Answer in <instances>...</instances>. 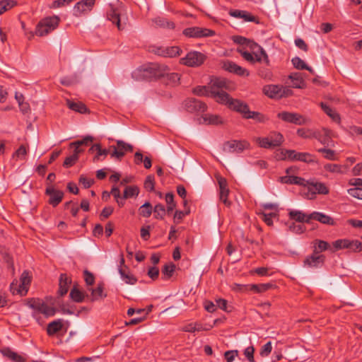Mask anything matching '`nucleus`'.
I'll list each match as a JSON object with an SVG mask.
<instances>
[{"mask_svg": "<svg viewBox=\"0 0 362 362\" xmlns=\"http://www.w3.org/2000/svg\"><path fill=\"white\" fill-rule=\"evenodd\" d=\"M290 151L291 150H288V149H280L279 151L276 153L275 158L279 160H288L289 153H286V152H288Z\"/></svg>", "mask_w": 362, "mask_h": 362, "instance_id": "61", "label": "nucleus"}, {"mask_svg": "<svg viewBox=\"0 0 362 362\" xmlns=\"http://www.w3.org/2000/svg\"><path fill=\"white\" fill-rule=\"evenodd\" d=\"M325 169L331 173H342L341 166L337 164L328 163L325 165Z\"/></svg>", "mask_w": 362, "mask_h": 362, "instance_id": "58", "label": "nucleus"}, {"mask_svg": "<svg viewBox=\"0 0 362 362\" xmlns=\"http://www.w3.org/2000/svg\"><path fill=\"white\" fill-rule=\"evenodd\" d=\"M132 78L136 81L151 80L159 76L155 65L137 69L132 74Z\"/></svg>", "mask_w": 362, "mask_h": 362, "instance_id": "7", "label": "nucleus"}, {"mask_svg": "<svg viewBox=\"0 0 362 362\" xmlns=\"http://www.w3.org/2000/svg\"><path fill=\"white\" fill-rule=\"evenodd\" d=\"M116 142L117 146H110V148L113 149V151L111 153V157H115L118 159H120L125 155L126 152L133 151V146L131 144H127L122 140H117Z\"/></svg>", "mask_w": 362, "mask_h": 362, "instance_id": "12", "label": "nucleus"}, {"mask_svg": "<svg viewBox=\"0 0 362 362\" xmlns=\"http://www.w3.org/2000/svg\"><path fill=\"white\" fill-rule=\"evenodd\" d=\"M154 217L157 219H163L165 214V209L164 205L158 204L153 209Z\"/></svg>", "mask_w": 362, "mask_h": 362, "instance_id": "48", "label": "nucleus"}, {"mask_svg": "<svg viewBox=\"0 0 362 362\" xmlns=\"http://www.w3.org/2000/svg\"><path fill=\"white\" fill-rule=\"evenodd\" d=\"M153 211L152 205L150 202H146L142 206H141L139 209V214L140 216L148 218Z\"/></svg>", "mask_w": 362, "mask_h": 362, "instance_id": "37", "label": "nucleus"}, {"mask_svg": "<svg viewBox=\"0 0 362 362\" xmlns=\"http://www.w3.org/2000/svg\"><path fill=\"white\" fill-rule=\"evenodd\" d=\"M313 252L319 255V253L327 250L329 248V244L322 240L316 239L313 241Z\"/></svg>", "mask_w": 362, "mask_h": 362, "instance_id": "33", "label": "nucleus"}, {"mask_svg": "<svg viewBox=\"0 0 362 362\" xmlns=\"http://www.w3.org/2000/svg\"><path fill=\"white\" fill-rule=\"evenodd\" d=\"M103 290V285L101 284H98L95 288H89L88 291L91 292L89 300L90 301H95L106 297V294L104 293Z\"/></svg>", "mask_w": 362, "mask_h": 362, "instance_id": "29", "label": "nucleus"}, {"mask_svg": "<svg viewBox=\"0 0 362 362\" xmlns=\"http://www.w3.org/2000/svg\"><path fill=\"white\" fill-rule=\"evenodd\" d=\"M228 193H229L228 188L220 189V199L226 206H230V202L227 199Z\"/></svg>", "mask_w": 362, "mask_h": 362, "instance_id": "59", "label": "nucleus"}, {"mask_svg": "<svg viewBox=\"0 0 362 362\" xmlns=\"http://www.w3.org/2000/svg\"><path fill=\"white\" fill-rule=\"evenodd\" d=\"M348 243H349V239H339L333 243V246L335 250L347 249Z\"/></svg>", "mask_w": 362, "mask_h": 362, "instance_id": "53", "label": "nucleus"}, {"mask_svg": "<svg viewBox=\"0 0 362 362\" xmlns=\"http://www.w3.org/2000/svg\"><path fill=\"white\" fill-rule=\"evenodd\" d=\"M222 68L226 71L240 76H248L250 74L248 70L229 60L223 61L222 62Z\"/></svg>", "mask_w": 362, "mask_h": 362, "instance_id": "16", "label": "nucleus"}, {"mask_svg": "<svg viewBox=\"0 0 362 362\" xmlns=\"http://www.w3.org/2000/svg\"><path fill=\"white\" fill-rule=\"evenodd\" d=\"M349 194L355 198L362 199V188L355 187L348 190Z\"/></svg>", "mask_w": 362, "mask_h": 362, "instance_id": "63", "label": "nucleus"}, {"mask_svg": "<svg viewBox=\"0 0 362 362\" xmlns=\"http://www.w3.org/2000/svg\"><path fill=\"white\" fill-rule=\"evenodd\" d=\"M154 23H156V25L159 27L168 28L171 29L175 28V24L173 22L168 21L165 18H155Z\"/></svg>", "mask_w": 362, "mask_h": 362, "instance_id": "46", "label": "nucleus"}, {"mask_svg": "<svg viewBox=\"0 0 362 362\" xmlns=\"http://www.w3.org/2000/svg\"><path fill=\"white\" fill-rule=\"evenodd\" d=\"M63 327L62 320H54L48 324L47 327V334L49 336L54 335L59 332Z\"/></svg>", "mask_w": 362, "mask_h": 362, "instance_id": "32", "label": "nucleus"}, {"mask_svg": "<svg viewBox=\"0 0 362 362\" xmlns=\"http://www.w3.org/2000/svg\"><path fill=\"white\" fill-rule=\"evenodd\" d=\"M184 109L191 113L204 112L206 110V105L195 98H188L182 103Z\"/></svg>", "mask_w": 362, "mask_h": 362, "instance_id": "10", "label": "nucleus"}, {"mask_svg": "<svg viewBox=\"0 0 362 362\" xmlns=\"http://www.w3.org/2000/svg\"><path fill=\"white\" fill-rule=\"evenodd\" d=\"M206 56L197 51L189 52L185 57L181 59L182 64L191 67L199 66L205 61Z\"/></svg>", "mask_w": 362, "mask_h": 362, "instance_id": "9", "label": "nucleus"}, {"mask_svg": "<svg viewBox=\"0 0 362 362\" xmlns=\"http://www.w3.org/2000/svg\"><path fill=\"white\" fill-rule=\"evenodd\" d=\"M144 188L149 192L154 190L155 187L153 175H148L146 177L144 182Z\"/></svg>", "mask_w": 362, "mask_h": 362, "instance_id": "55", "label": "nucleus"}, {"mask_svg": "<svg viewBox=\"0 0 362 362\" xmlns=\"http://www.w3.org/2000/svg\"><path fill=\"white\" fill-rule=\"evenodd\" d=\"M288 78L292 82V87L296 88H305L306 87L305 83L303 78V75L300 73L295 72L291 73L288 76Z\"/></svg>", "mask_w": 362, "mask_h": 362, "instance_id": "25", "label": "nucleus"}, {"mask_svg": "<svg viewBox=\"0 0 362 362\" xmlns=\"http://www.w3.org/2000/svg\"><path fill=\"white\" fill-rule=\"evenodd\" d=\"M317 151L319 153H323L324 157L327 160H337L336 153L334 150L326 148H319L317 150Z\"/></svg>", "mask_w": 362, "mask_h": 362, "instance_id": "47", "label": "nucleus"}, {"mask_svg": "<svg viewBox=\"0 0 362 362\" xmlns=\"http://www.w3.org/2000/svg\"><path fill=\"white\" fill-rule=\"evenodd\" d=\"M71 281L66 274H62L59 277L58 293L63 296L67 293Z\"/></svg>", "mask_w": 362, "mask_h": 362, "instance_id": "23", "label": "nucleus"}, {"mask_svg": "<svg viewBox=\"0 0 362 362\" xmlns=\"http://www.w3.org/2000/svg\"><path fill=\"white\" fill-rule=\"evenodd\" d=\"M254 352H255V349H254L253 346L247 347L244 351V354L250 362L255 361Z\"/></svg>", "mask_w": 362, "mask_h": 362, "instance_id": "64", "label": "nucleus"}, {"mask_svg": "<svg viewBox=\"0 0 362 362\" xmlns=\"http://www.w3.org/2000/svg\"><path fill=\"white\" fill-rule=\"evenodd\" d=\"M202 118L204 122L208 124H219L223 122L221 117L217 115L206 114Z\"/></svg>", "mask_w": 362, "mask_h": 362, "instance_id": "35", "label": "nucleus"}, {"mask_svg": "<svg viewBox=\"0 0 362 362\" xmlns=\"http://www.w3.org/2000/svg\"><path fill=\"white\" fill-rule=\"evenodd\" d=\"M66 105L71 110H74L79 113H86L88 111L86 106L81 102H74L69 99H67Z\"/></svg>", "mask_w": 362, "mask_h": 362, "instance_id": "31", "label": "nucleus"}, {"mask_svg": "<svg viewBox=\"0 0 362 362\" xmlns=\"http://www.w3.org/2000/svg\"><path fill=\"white\" fill-rule=\"evenodd\" d=\"M175 270V265L170 262L169 264H165L163 269L162 273L163 275L166 276L167 279L171 277Z\"/></svg>", "mask_w": 362, "mask_h": 362, "instance_id": "50", "label": "nucleus"}, {"mask_svg": "<svg viewBox=\"0 0 362 362\" xmlns=\"http://www.w3.org/2000/svg\"><path fill=\"white\" fill-rule=\"evenodd\" d=\"M107 19L112 22L113 24H116L119 30L124 29L120 23L119 15L115 11H111L107 15Z\"/></svg>", "mask_w": 362, "mask_h": 362, "instance_id": "42", "label": "nucleus"}, {"mask_svg": "<svg viewBox=\"0 0 362 362\" xmlns=\"http://www.w3.org/2000/svg\"><path fill=\"white\" fill-rule=\"evenodd\" d=\"M279 181L283 184L297 185L305 187V180L303 177L294 175H286L279 178Z\"/></svg>", "mask_w": 362, "mask_h": 362, "instance_id": "20", "label": "nucleus"}, {"mask_svg": "<svg viewBox=\"0 0 362 362\" xmlns=\"http://www.w3.org/2000/svg\"><path fill=\"white\" fill-rule=\"evenodd\" d=\"M28 305L30 308L45 315L47 317L53 316L56 313V310L54 308L47 305L40 299L32 298L28 300Z\"/></svg>", "mask_w": 362, "mask_h": 362, "instance_id": "8", "label": "nucleus"}, {"mask_svg": "<svg viewBox=\"0 0 362 362\" xmlns=\"http://www.w3.org/2000/svg\"><path fill=\"white\" fill-rule=\"evenodd\" d=\"M297 134L298 136L303 139L315 138L320 140V139L318 138V133L316 132H313L310 129H298L297 130Z\"/></svg>", "mask_w": 362, "mask_h": 362, "instance_id": "34", "label": "nucleus"}, {"mask_svg": "<svg viewBox=\"0 0 362 362\" xmlns=\"http://www.w3.org/2000/svg\"><path fill=\"white\" fill-rule=\"evenodd\" d=\"M289 230L295 233L301 234L305 230V227L302 224L293 223L289 226Z\"/></svg>", "mask_w": 362, "mask_h": 362, "instance_id": "56", "label": "nucleus"}, {"mask_svg": "<svg viewBox=\"0 0 362 362\" xmlns=\"http://www.w3.org/2000/svg\"><path fill=\"white\" fill-rule=\"evenodd\" d=\"M320 106L322 109L324 110V112L329 116L333 120L336 122L340 121V116L334 110H333L329 105L324 103H321Z\"/></svg>", "mask_w": 362, "mask_h": 362, "instance_id": "36", "label": "nucleus"}, {"mask_svg": "<svg viewBox=\"0 0 362 362\" xmlns=\"http://www.w3.org/2000/svg\"><path fill=\"white\" fill-rule=\"evenodd\" d=\"M183 34L189 37H202L213 36L215 32L212 30L207 28H202L199 27H191L185 28L183 30Z\"/></svg>", "mask_w": 362, "mask_h": 362, "instance_id": "11", "label": "nucleus"}, {"mask_svg": "<svg viewBox=\"0 0 362 362\" xmlns=\"http://www.w3.org/2000/svg\"><path fill=\"white\" fill-rule=\"evenodd\" d=\"M167 204V212L168 214L171 213L175 208L176 204L174 202V194L172 192H168L165 194V197Z\"/></svg>", "mask_w": 362, "mask_h": 362, "instance_id": "43", "label": "nucleus"}, {"mask_svg": "<svg viewBox=\"0 0 362 362\" xmlns=\"http://www.w3.org/2000/svg\"><path fill=\"white\" fill-rule=\"evenodd\" d=\"M218 103L226 105L231 110L241 113L246 119L262 121V115L259 112L250 111L247 103L231 98L228 93L221 96Z\"/></svg>", "mask_w": 362, "mask_h": 362, "instance_id": "1", "label": "nucleus"}, {"mask_svg": "<svg viewBox=\"0 0 362 362\" xmlns=\"http://www.w3.org/2000/svg\"><path fill=\"white\" fill-rule=\"evenodd\" d=\"M238 350H230L224 353V357L227 362H233L236 356H238Z\"/></svg>", "mask_w": 362, "mask_h": 362, "instance_id": "57", "label": "nucleus"}, {"mask_svg": "<svg viewBox=\"0 0 362 362\" xmlns=\"http://www.w3.org/2000/svg\"><path fill=\"white\" fill-rule=\"evenodd\" d=\"M78 159V156H76V154H72L70 156H68L65 158L64 162L63 163V166L65 168H70L76 163Z\"/></svg>", "mask_w": 362, "mask_h": 362, "instance_id": "54", "label": "nucleus"}, {"mask_svg": "<svg viewBox=\"0 0 362 362\" xmlns=\"http://www.w3.org/2000/svg\"><path fill=\"white\" fill-rule=\"evenodd\" d=\"M181 49L179 47H170L158 48L157 54L163 57H174L180 54Z\"/></svg>", "mask_w": 362, "mask_h": 362, "instance_id": "24", "label": "nucleus"}, {"mask_svg": "<svg viewBox=\"0 0 362 362\" xmlns=\"http://www.w3.org/2000/svg\"><path fill=\"white\" fill-rule=\"evenodd\" d=\"M208 85L211 90V98L217 103L219 102L221 96L228 94L223 90L226 88V81L224 78L217 77L212 78Z\"/></svg>", "mask_w": 362, "mask_h": 362, "instance_id": "3", "label": "nucleus"}, {"mask_svg": "<svg viewBox=\"0 0 362 362\" xmlns=\"http://www.w3.org/2000/svg\"><path fill=\"white\" fill-rule=\"evenodd\" d=\"M21 284L18 286V292L20 293V296H25L28 291V286L31 281V277L28 271H24L21 276Z\"/></svg>", "mask_w": 362, "mask_h": 362, "instance_id": "19", "label": "nucleus"}, {"mask_svg": "<svg viewBox=\"0 0 362 362\" xmlns=\"http://www.w3.org/2000/svg\"><path fill=\"white\" fill-rule=\"evenodd\" d=\"M291 219L299 223H309L311 218H309V214H306L301 211L292 210L288 214Z\"/></svg>", "mask_w": 362, "mask_h": 362, "instance_id": "26", "label": "nucleus"}, {"mask_svg": "<svg viewBox=\"0 0 362 362\" xmlns=\"http://www.w3.org/2000/svg\"><path fill=\"white\" fill-rule=\"evenodd\" d=\"M250 289L256 293H262L264 292L269 288H272L273 284L270 283L267 284H251L249 286Z\"/></svg>", "mask_w": 362, "mask_h": 362, "instance_id": "40", "label": "nucleus"}, {"mask_svg": "<svg viewBox=\"0 0 362 362\" xmlns=\"http://www.w3.org/2000/svg\"><path fill=\"white\" fill-rule=\"evenodd\" d=\"M71 298L76 303L82 302L85 298V294L77 288L74 287L69 294Z\"/></svg>", "mask_w": 362, "mask_h": 362, "instance_id": "39", "label": "nucleus"}, {"mask_svg": "<svg viewBox=\"0 0 362 362\" xmlns=\"http://www.w3.org/2000/svg\"><path fill=\"white\" fill-rule=\"evenodd\" d=\"M255 54L256 57V61L261 62L264 61L267 65L269 64V60L267 54L265 50L259 46L257 43L249 40V42L247 45Z\"/></svg>", "mask_w": 362, "mask_h": 362, "instance_id": "14", "label": "nucleus"}, {"mask_svg": "<svg viewBox=\"0 0 362 362\" xmlns=\"http://www.w3.org/2000/svg\"><path fill=\"white\" fill-rule=\"evenodd\" d=\"M79 182L83 185L84 188L88 189L94 183V180L93 179L88 178L84 175H81L79 177Z\"/></svg>", "mask_w": 362, "mask_h": 362, "instance_id": "62", "label": "nucleus"}, {"mask_svg": "<svg viewBox=\"0 0 362 362\" xmlns=\"http://www.w3.org/2000/svg\"><path fill=\"white\" fill-rule=\"evenodd\" d=\"M305 187L307 189L306 197L309 199L315 198L317 194H327L329 193L328 187L322 182L305 180Z\"/></svg>", "mask_w": 362, "mask_h": 362, "instance_id": "5", "label": "nucleus"}, {"mask_svg": "<svg viewBox=\"0 0 362 362\" xmlns=\"http://www.w3.org/2000/svg\"><path fill=\"white\" fill-rule=\"evenodd\" d=\"M0 254L2 255L4 262L7 264L8 267L11 269L13 272H14L13 260L8 250L4 246L0 245Z\"/></svg>", "mask_w": 362, "mask_h": 362, "instance_id": "30", "label": "nucleus"}, {"mask_svg": "<svg viewBox=\"0 0 362 362\" xmlns=\"http://www.w3.org/2000/svg\"><path fill=\"white\" fill-rule=\"evenodd\" d=\"M291 62L293 66L299 70H304V69H307V64L305 63L303 60H302L298 57H295L291 59Z\"/></svg>", "mask_w": 362, "mask_h": 362, "instance_id": "52", "label": "nucleus"}, {"mask_svg": "<svg viewBox=\"0 0 362 362\" xmlns=\"http://www.w3.org/2000/svg\"><path fill=\"white\" fill-rule=\"evenodd\" d=\"M203 329L202 325L198 323L188 324L182 328V330L187 332H199Z\"/></svg>", "mask_w": 362, "mask_h": 362, "instance_id": "51", "label": "nucleus"}, {"mask_svg": "<svg viewBox=\"0 0 362 362\" xmlns=\"http://www.w3.org/2000/svg\"><path fill=\"white\" fill-rule=\"evenodd\" d=\"M250 148V143L245 140H230L226 141L223 145V151L230 153H241Z\"/></svg>", "mask_w": 362, "mask_h": 362, "instance_id": "6", "label": "nucleus"}, {"mask_svg": "<svg viewBox=\"0 0 362 362\" xmlns=\"http://www.w3.org/2000/svg\"><path fill=\"white\" fill-rule=\"evenodd\" d=\"M325 259V257L323 255H318L313 252L310 256L305 259L304 266L317 268L323 264Z\"/></svg>", "mask_w": 362, "mask_h": 362, "instance_id": "18", "label": "nucleus"}, {"mask_svg": "<svg viewBox=\"0 0 362 362\" xmlns=\"http://www.w3.org/2000/svg\"><path fill=\"white\" fill-rule=\"evenodd\" d=\"M277 117L284 122L302 125L306 123V119L298 113L281 112L277 115Z\"/></svg>", "mask_w": 362, "mask_h": 362, "instance_id": "13", "label": "nucleus"}, {"mask_svg": "<svg viewBox=\"0 0 362 362\" xmlns=\"http://www.w3.org/2000/svg\"><path fill=\"white\" fill-rule=\"evenodd\" d=\"M94 147L95 148V151H97V154L93 157V159L94 163L101 160L100 156H103L105 157L110 153V151L107 149H102L99 144H94Z\"/></svg>", "mask_w": 362, "mask_h": 362, "instance_id": "44", "label": "nucleus"}, {"mask_svg": "<svg viewBox=\"0 0 362 362\" xmlns=\"http://www.w3.org/2000/svg\"><path fill=\"white\" fill-rule=\"evenodd\" d=\"M309 218L317 221L326 225L333 226L334 224V221L332 217L317 211H314L310 214Z\"/></svg>", "mask_w": 362, "mask_h": 362, "instance_id": "22", "label": "nucleus"}, {"mask_svg": "<svg viewBox=\"0 0 362 362\" xmlns=\"http://www.w3.org/2000/svg\"><path fill=\"white\" fill-rule=\"evenodd\" d=\"M193 93L198 96H207L211 98V90L209 85L204 86H197L193 89Z\"/></svg>", "mask_w": 362, "mask_h": 362, "instance_id": "38", "label": "nucleus"}, {"mask_svg": "<svg viewBox=\"0 0 362 362\" xmlns=\"http://www.w3.org/2000/svg\"><path fill=\"white\" fill-rule=\"evenodd\" d=\"M256 141L260 147L271 148L279 146L284 141V136L281 133L272 132L267 137L257 138Z\"/></svg>", "mask_w": 362, "mask_h": 362, "instance_id": "4", "label": "nucleus"}, {"mask_svg": "<svg viewBox=\"0 0 362 362\" xmlns=\"http://www.w3.org/2000/svg\"><path fill=\"white\" fill-rule=\"evenodd\" d=\"M118 271L121 276V278L126 284L133 285L136 284V282L137 281L136 278L130 274L129 270L127 267H119Z\"/></svg>", "mask_w": 362, "mask_h": 362, "instance_id": "27", "label": "nucleus"}, {"mask_svg": "<svg viewBox=\"0 0 362 362\" xmlns=\"http://www.w3.org/2000/svg\"><path fill=\"white\" fill-rule=\"evenodd\" d=\"M263 92L270 98H281V86L279 85H266L263 87Z\"/></svg>", "mask_w": 362, "mask_h": 362, "instance_id": "21", "label": "nucleus"}, {"mask_svg": "<svg viewBox=\"0 0 362 362\" xmlns=\"http://www.w3.org/2000/svg\"><path fill=\"white\" fill-rule=\"evenodd\" d=\"M45 193L49 196V204L54 207L57 206L62 202L64 197V192L55 189L52 185H48Z\"/></svg>", "mask_w": 362, "mask_h": 362, "instance_id": "17", "label": "nucleus"}, {"mask_svg": "<svg viewBox=\"0 0 362 362\" xmlns=\"http://www.w3.org/2000/svg\"><path fill=\"white\" fill-rule=\"evenodd\" d=\"M59 18L54 16L42 20L37 24L35 34L38 36H44L54 30L59 25Z\"/></svg>", "mask_w": 362, "mask_h": 362, "instance_id": "2", "label": "nucleus"}, {"mask_svg": "<svg viewBox=\"0 0 362 362\" xmlns=\"http://www.w3.org/2000/svg\"><path fill=\"white\" fill-rule=\"evenodd\" d=\"M16 4L13 0H2L0 1V15L11 9Z\"/></svg>", "mask_w": 362, "mask_h": 362, "instance_id": "45", "label": "nucleus"}, {"mask_svg": "<svg viewBox=\"0 0 362 362\" xmlns=\"http://www.w3.org/2000/svg\"><path fill=\"white\" fill-rule=\"evenodd\" d=\"M1 354L4 356L7 357L13 362H24L25 358L18 354L16 352L13 351L9 348H4L1 350Z\"/></svg>", "mask_w": 362, "mask_h": 362, "instance_id": "28", "label": "nucleus"}, {"mask_svg": "<svg viewBox=\"0 0 362 362\" xmlns=\"http://www.w3.org/2000/svg\"><path fill=\"white\" fill-rule=\"evenodd\" d=\"M349 246L347 249H349L352 252H361L362 251V243L357 240H349V243L347 244Z\"/></svg>", "mask_w": 362, "mask_h": 362, "instance_id": "49", "label": "nucleus"}, {"mask_svg": "<svg viewBox=\"0 0 362 362\" xmlns=\"http://www.w3.org/2000/svg\"><path fill=\"white\" fill-rule=\"evenodd\" d=\"M238 52L240 53L242 57L247 62H250L251 63H254L256 61V57H254L252 54L247 51H244L241 49H238Z\"/></svg>", "mask_w": 362, "mask_h": 362, "instance_id": "60", "label": "nucleus"}, {"mask_svg": "<svg viewBox=\"0 0 362 362\" xmlns=\"http://www.w3.org/2000/svg\"><path fill=\"white\" fill-rule=\"evenodd\" d=\"M139 193V189L137 186H127L123 194V199H128L132 197L138 196Z\"/></svg>", "mask_w": 362, "mask_h": 362, "instance_id": "41", "label": "nucleus"}, {"mask_svg": "<svg viewBox=\"0 0 362 362\" xmlns=\"http://www.w3.org/2000/svg\"><path fill=\"white\" fill-rule=\"evenodd\" d=\"M288 160L291 161H301L306 163H315V156L306 152H297L295 150H291L288 152Z\"/></svg>", "mask_w": 362, "mask_h": 362, "instance_id": "15", "label": "nucleus"}]
</instances>
